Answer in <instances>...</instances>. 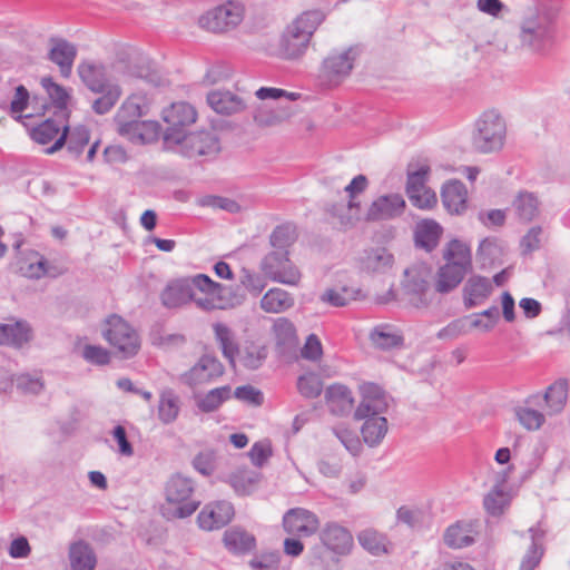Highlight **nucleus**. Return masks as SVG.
I'll return each instance as SVG.
<instances>
[{
    "label": "nucleus",
    "instance_id": "1",
    "mask_svg": "<svg viewBox=\"0 0 570 570\" xmlns=\"http://www.w3.org/2000/svg\"><path fill=\"white\" fill-rule=\"evenodd\" d=\"M77 71L83 85L100 95L92 102V109L98 115H105L115 107L122 95L121 85L131 78L145 79L155 86L161 85L160 76L150 66L131 67L124 61L111 65L82 61Z\"/></svg>",
    "mask_w": 570,
    "mask_h": 570
},
{
    "label": "nucleus",
    "instance_id": "2",
    "mask_svg": "<svg viewBox=\"0 0 570 570\" xmlns=\"http://www.w3.org/2000/svg\"><path fill=\"white\" fill-rule=\"evenodd\" d=\"M224 286L205 274L169 281L160 293L161 304L166 308H178L194 302L205 312L225 309Z\"/></svg>",
    "mask_w": 570,
    "mask_h": 570
},
{
    "label": "nucleus",
    "instance_id": "3",
    "mask_svg": "<svg viewBox=\"0 0 570 570\" xmlns=\"http://www.w3.org/2000/svg\"><path fill=\"white\" fill-rule=\"evenodd\" d=\"M557 35V12L547 3L534 2L520 11L517 39L523 51L544 56L553 47Z\"/></svg>",
    "mask_w": 570,
    "mask_h": 570
},
{
    "label": "nucleus",
    "instance_id": "4",
    "mask_svg": "<svg viewBox=\"0 0 570 570\" xmlns=\"http://www.w3.org/2000/svg\"><path fill=\"white\" fill-rule=\"evenodd\" d=\"M327 13L320 8L308 9L296 14L282 30L276 55L287 61L301 60L312 43L317 29L325 21Z\"/></svg>",
    "mask_w": 570,
    "mask_h": 570
},
{
    "label": "nucleus",
    "instance_id": "5",
    "mask_svg": "<svg viewBox=\"0 0 570 570\" xmlns=\"http://www.w3.org/2000/svg\"><path fill=\"white\" fill-rule=\"evenodd\" d=\"M507 121L497 109L483 111L474 121L471 141L481 154L500 151L507 140Z\"/></svg>",
    "mask_w": 570,
    "mask_h": 570
},
{
    "label": "nucleus",
    "instance_id": "6",
    "mask_svg": "<svg viewBox=\"0 0 570 570\" xmlns=\"http://www.w3.org/2000/svg\"><path fill=\"white\" fill-rule=\"evenodd\" d=\"M246 17V6L240 0H225L202 12L197 26L207 32L224 36L235 31Z\"/></svg>",
    "mask_w": 570,
    "mask_h": 570
},
{
    "label": "nucleus",
    "instance_id": "7",
    "mask_svg": "<svg viewBox=\"0 0 570 570\" xmlns=\"http://www.w3.org/2000/svg\"><path fill=\"white\" fill-rule=\"evenodd\" d=\"M432 268L426 263H414L403 272L401 291L415 307L428 306L432 301Z\"/></svg>",
    "mask_w": 570,
    "mask_h": 570
},
{
    "label": "nucleus",
    "instance_id": "8",
    "mask_svg": "<svg viewBox=\"0 0 570 570\" xmlns=\"http://www.w3.org/2000/svg\"><path fill=\"white\" fill-rule=\"evenodd\" d=\"M101 334L125 358L136 355L140 348V337L137 331L118 315H111L105 321Z\"/></svg>",
    "mask_w": 570,
    "mask_h": 570
},
{
    "label": "nucleus",
    "instance_id": "9",
    "mask_svg": "<svg viewBox=\"0 0 570 570\" xmlns=\"http://www.w3.org/2000/svg\"><path fill=\"white\" fill-rule=\"evenodd\" d=\"M194 483L181 474L173 475L165 488L166 500L174 505L173 515L186 518L198 508L199 501L193 499Z\"/></svg>",
    "mask_w": 570,
    "mask_h": 570
},
{
    "label": "nucleus",
    "instance_id": "10",
    "mask_svg": "<svg viewBox=\"0 0 570 570\" xmlns=\"http://www.w3.org/2000/svg\"><path fill=\"white\" fill-rule=\"evenodd\" d=\"M357 56V47L330 52L322 62L320 71L322 81L328 87L338 86L350 76Z\"/></svg>",
    "mask_w": 570,
    "mask_h": 570
},
{
    "label": "nucleus",
    "instance_id": "11",
    "mask_svg": "<svg viewBox=\"0 0 570 570\" xmlns=\"http://www.w3.org/2000/svg\"><path fill=\"white\" fill-rule=\"evenodd\" d=\"M197 118L195 108L184 101L174 102L163 110V120L167 124L165 140L168 144L181 141L186 128L194 124Z\"/></svg>",
    "mask_w": 570,
    "mask_h": 570
},
{
    "label": "nucleus",
    "instance_id": "12",
    "mask_svg": "<svg viewBox=\"0 0 570 570\" xmlns=\"http://www.w3.org/2000/svg\"><path fill=\"white\" fill-rule=\"evenodd\" d=\"M262 271L274 282L297 285L301 281L299 269L288 258V252L274 250L262 261Z\"/></svg>",
    "mask_w": 570,
    "mask_h": 570
},
{
    "label": "nucleus",
    "instance_id": "13",
    "mask_svg": "<svg viewBox=\"0 0 570 570\" xmlns=\"http://www.w3.org/2000/svg\"><path fill=\"white\" fill-rule=\"evenodd\" d=\"M361 401L354 411V420L361 421L364 417L384 415L389 409V395L374 383L360 385Z\"/></svg>",
    "mask_w": 570,
    "mask_h": 570
},
{
    "label": "nucleus",
    "instance_id": "14",
    "mask_svg": "<svg viewBox=\"0 0 570 570\" xmlns=\"http://www.w3.org/2000/svg\"><path fill=\"white\" fill-rule=\"evenodd\" d=\"M284 531L293 537L309 538L318 532L320 518L305 508H293L287 510L282 520Z\"/></svg>",
    "mask_w": 570,
    "mask_h": 570
},
{
    "label": "nucleus",
    "instance_id": "15",
    "mask_svg": "<svg viewBox=\"0 0 570 570\" xmlns=\"http://www.w3.org/2000/svg\"><path fill=\"white\" fill-rule=\"evenodd\" d=\"M180 146L187 157L213 156L219 151V141L213 131L185 132L181 141H173Z\"/></svg>",
    "mask_w": 570,
    "mask_h": 570
},
{
    "label": "nucleus",
    "instance_id": "16",
    "mask_svg": "<svg viewBox=\"0 0 570 570\" xmlns=\"http://www.w3.org/2000/svg\"><path fill=\"white\" fill-rule=\"evenodd\" d=\"M224 373L222 363L212 355H203L197 363L180 375V382L189 387L207 384Z\"/></svg>",
    "mask_w": 570,
    "mask_h": 570
},
{
    "label": "nucleus",
    "instance_id": "17",
    "mask_svg": "<svg viewBox=\"0 0 570 570\" xmlns=\"http://www.w3.org/2000/svg\"><path fill=\"white\" fill-rule=\"evenodd\" d=\"M512 466L498 472L492 489L484 495L483 507L488 514L492 517L502 515L511 503V494L504 489V484L509 480Z\"/></svg>",
    "mask_w": 570,
    "mask_h": 570
},
{
    "label": "nucleus",
    "instance_id": "18",
    "mask_svg": "<svg viewBox=\"0 0 570 570\" xmlns=\"http://www.w3.org/2000/svg\"><path fill=\"white\" fill-rule=\"evenodd\" d=\"M405 206V200L400 194L382 195L371 203L364 219L366 222L394 219L403 214Z\"/></svg>",
    "mask_w": 570,
    "mask_h": 570
},
{
    "label": "nucleus",
    "instance_id": "19",
    "mask_svg": "<svg viewBox=\"0 0 570 570\" xmlns=\"http://www.w3.org/2000/svg\"><path fill=\"white\" fill-rule=\"evenodd\" d=\"M234 517L230 502L220 500L206 504L198 514V524L204 530H215L226 525Z\"/></svg>",
    "mask_w": 570,
    "mask_h": 570
},
{
    "label": "nucleus",
    "instance_id": "20",
    "mask_svg": "<svg viewBox=\"0 0 570 570\" xmlns=\"http://www.w3.org/2000/svg\"><path fill=\"white\" fill-rule=\"evenodd\" d=\"M90 134L87 127L78 125L73 128H69L67 125L63 126V130L60 136L55 140L53 145L46 149V153L51 155L58 151L67 145V149L70 154L78 157L89 144Z\"/></svg>",
    "mask_w": 570,
    "mask_h": 570
},
{
    "label": "nucleus",
    "instance_id": "21",
    "mask_svg": "<svg viewBox=\"0 0 570 570\" xmlns=\"http://www.w3.org/2000/svg\"><path fill=\"white\" fill-rule=\"evenodd\" d=\"M117 130L129 141L145 145L158 138L159 125L157 121L136 119L117 125Z\"/></svg>",
    "mask_w": 570,
    "mask_h": 570
},
{
    "label": "nucleus",
    "instance_id": "22",
    "mask_svg": "<svg viewBox=\"0 0 570 570\" xmlns=\"http://www.w3.org/2000/svg\"><path fill=\"white\" fill-rule=\"evenodd\" d=\"M322 543L336 554H347L351 552L354 540L352 533L337 522H328L320 532Z\"/></svg>",
    "mask_w": 570,
    "mask_h": 570
},
{
    "label": "nucleus",
    "instance_id": "23",
    "mask_svg": "<svg viewBox=\"0 0 570 570\" xmlns=\"http://www.w3.org/2000/svg\"><path fill=\"white\" fill-rule=\"evenodd\" d=\"M76 57L77 47L73 43L58 37L49 39L48 58L59 67L61 76H70Z\"/></svg>",
    "mask_w": 570,
    "mask_h": 570
},
{
    "label": "nucleus",
    "instance_id": "24",
    "mask_svg": "<svg viewBox=\"0 0 570 570\" xmlns=\"http://www.w3.org/2000/svg\"><path fill=\"white\" fill-rule=\"evenodd\" d=\"M327 213L345 230L354 228L362 220V207L357 199L332 204L327 207Z\"/></svg>",
    "mask_w": 570,
    "mask_h": 570
},
{
    "label": "nucleus",
    "instance_id": "25",
    "mask_svg": "<svg viewBox=\"0 0 570 570\" xmlns=\"http://www.w3.org/2000/svg\"><path fill=\"white\" fill-rule=\"evenodd\" d=\"M394 255L384 247L371 248L361 257V268L371 274H386L394 266Z\"/></svg>",
    "mask_w": 570,
    "mask_h": 570
},
{
    "label": "nucleus",
    "instance_id": "26",
    "mask_svg": "<svg viewBox=\"0 0 570 570\" xmlns=\"http://www.w3.org/2000/svg\"><path fill=\"white\" fill-rule=\"evenodd\" d=\"M441 197L443 206L451 214L460 215L468 207V190L460 180H450L444 184Z\"/></svg>",
    "mask_w": 570,
    "mask_h": 570
},
{
    "label": "nucleus",
    "instance_id": "27",
    "mask_svg": "<svg viewBox=\"0 0 570 570\" xmlns=\"http://www.w3.org/2000/svg\"><path fill=\"white\" fill-rule=\"evenodd\" d=\"M542 403L540 394L529 396L522 405L515 407V416L520 424L529 431L539 430L544 423V415L535 409Z\"/></svg>",
    "mask_w": 570,
    "mask_h": 570
},
{
    "label": "nucleus",
    "instance_id": "28",
    "mask_svg": "<svg viewBox=\"0 0 570 570\" xmlns=\"http://www.w3.org/2000/svg\"><path fill=\"white\" fill-rule=\"evenodd\" d=\"M32 337V328L26 321L0 324V345L22 347Z\"/></svg>",
    "mask_w": 570,
    "mask_h": 570
},
{
    "label": "nucleus",
    "instance_id": "29",
    "mask_svg": "<svg viewBox=\"0 0 570 570\" xmlns=\"http://www.w3.org/2000/svg\"><path fill=\"white\" fill-rule=\"evenodd\" d=\"M492 292V284L487 277L479 275L471 276L463 288L464 305L472 308L481 305L487 301Z\"/></svg>",
    "mask_w": 570,
    "mask_h": 570
},
{
    "label": "nucleus",
    "instance_id": "30",
    "mask_svg": "<svg viewBox=\"0 0 570 570\" xmlns=\"http://www.w3.org/2000/svg\"><path fill=\"white\" fill-rule=\"evenodd\" d=\"M207 102L215 112L222 115L236 114L245 108L244 100L228 90L210 91L207 95Z\"/></svg>",
    "mask_w": 570,
    "mask_h": 570
},
{
    "label": "nucleus",
    "instance_id": "31",
    "mask_svg": "<svg viewBox=\"0 0 570 570\" xmlns=\"http://www.w3.org/2000/svg\"><path fill=\"white\" fill-rule=\"evenodd\" d=\"M442 227L433 219H422L414 229V240L416 247L426 252L433 250L440 240Z\"/></svg>",
    "mask_w": 570,
    "mask_h": 570
},
{
    "label": "nucleus",
    "instance_id": "32",
    "mask_svg": "<svg viewBox=\"0 0 570 570\" xmlns=\"http://www.w3.org/2000/svg\"><path fill=\"white\" fill-rule=\"evenodd\" d=\"M531 544L522 558L520 570H534L540 563L544 553L543 540L546 537V530L541 524L531 527L529 529Z\"/></svg>",
    "mask_w": 570,
    "mask_h": 570
},
{
    "label": "nucleus",
    "instance_id": "33",
    "mask_svg": "<svg viewBox=\"0 0 570 570\" xmlns=\"http://www.w3.org/2000/svg\"><path fill=\"white\" fill-rule=\"evenodd\" d=\"M362 421L361 434L364 443L370 448L380 445L389 431L386 417L384 415H374L364 417Z\"/></svg>",
    "mask_w": 570,
    "mask_h": 570
},
{
    "label": "nucleus",
    "instance_id": "34",
    "mask_svg": "<svg viewBox=\"0 0 570 570\" xmlns=\"http://www.w3.org/2000/svg\"><path fill=\"white\" fill-rule=\"evenodd\" d=\"M69 562L72 570H95L97 558L92 548L83 540H78L69 547Z\"/></svg>",
    "mask_w": 570,
    "mask_h": 570
},
{
    "label": "nucleus",
    "instance_id": "35",
    "mask_svg": "<svg viewBox=\"0 0 570 570\" xmlns=\"http://www.w3.org/2000/svg\"><path fill=\"white\" fill-rule=\"evenodd\" d=\"M326 402L333 413L343 415L348 413L354 403L352 392L342 384H333L325 391Z\"/></svg>",
    "mask_w": 570,
    "mask_h": 570
},
{
    "label": "nucleus",
    "instance_id": "36",
    "mask_svg": "<svg viewBox=\"0 0 570 570\" xmlns=\"http://www.w3.org/2000/svg\"><path fill=\"white\" fill-rule=\"evenodd\" d=\"M147 98L141 95H131L122 102L121 107L117 111L115 117L116 125L140 119L147 114Z\"/></svg>",
    "mask_w": 570,
    "mask_h": 570
},
{
    "label": "nucleus",
    "instance_id": "37",
    "mask_svg": "<svg viewBox=\"0 0 570 570\" xmlns=\"http://www.w3.org/2000/svg\"><path fill=\"white\" fill-rule=\"evenodd\" d=\"M293 305V296L282 288H271L261 299V307L266 313H283Z\"/></svg>",
    "mask_w": 570,
    "mask_h": 570
},
{
    "label": "nucleus",
    "instance_id": "38",
    "mask_svg": "<svg viewBox=\"0 0 570 570\" xmlns=\"http://www.w3.org/2000/svg\"><path fill=\"white\" fill-rule=\"evenodd\" d=\"M469 271L470 269L459 264L445 263L439 271L436 291L440 293H449L462 282Z\"/></svg>",
    "mask_w": 570,
    "mask_h": 570
},
{
    "label": "nucleus",
    "instance_id": "39",
    "mask_svg": "<svg viewBox=\"0 0 570 570\" xmlns=\"http://www.w3.org/2000/svg\"><path fill=\"white\" fill-rule=\"evenodd\" d=\"M504 255V245L497 237H487L479 244L476 257L482 266H491L502 262Z\"/></svg>",
    "mask_w": 570,
    "mask_h": 570
},
{
    "label": "nucleus",
    "instance_id": "40",
    "mask_svg": "<svg viewBox=\"0 0 570 570\" xmlns=\"http://www.w3.org/2000/svg\"><path fill=\"white\" fill-rule=\"evenodd\" d=\"M180 412L179 396L171 389H166L160 393L158 402V419L164 424L175 422Z\"/></svg>",
    "mask_w": 570,
    "mask_h": 570
},
{
    "label": "nucleus",
    "instance_id": "41",
    "mask_svg": "<svg viewBox=\"0 0 570 570\" xmlns=\"http://www.w3.org/2000/svg\"><path fill=\"white\" fill-rule=\"evenodd\" d=\"M370 340L375 347L381 350H390L403 344L400 332L387 324L374 327L370 334Z\"/></svg>",
    "mask_w": 570,
    "mask_h": 570
},
{
    "label": "nucleus",
    "instance_id": "42",
    "mask_svg": "<svg viewBox=\"0 0 570 570\" xmlns=\"http://www.w3.org/2000/svg\"><path fill=\"white\" fill-rule=\"evenodd\" d=\"M361 295V289L354 286H336L327 288L321 296L320 299L334 307H343L348 305L351 302L356 301Z\"/></svg>",
    "mask_w": 570,
    "mask_h": 570
},
{
    "label": "nucleus",
    "instance_id": "43",
    "mask_svg": "<svg viewBox=\"0 0 570 570\" xmlns=\"http://www.w3.org/2000/svg\"><path fill=\"white\" fill-rule=\"evenodd\" d=\"M542 402L546 403L548 414L553 415L560 413L567 402L568 386L564 381H557L550 385L544 393L541 395Z\"/></svg>",
    "mask_w": 570,
    "mask_h": 570
},
{
    "label": "nucleus",
    "instance_id": "44",
    "mask_svg": "<svg viewBox=\"0 0 570 570\" xmlns=\"http://www.w3.org/2000/svg\"><path fill=\"white\" fill-rule=\"evenodd\" d=\"M512 207L517 217L522 222H530L539 214L538 197L529 191L519 193L512 203Z\"/></svg>",
    "mask_w": 570,
    "mask_h": 570
},
{
    "label": "nucleus",
    "instance_id": "45",
    "mask_svg": "<svg viewBox=\"0 0 570 570\" xmlns=\"http://www.w3.org/2000/svg\"><path fill=\"white\" fill-rule=\"evenodd\" d=\"M213 331L223 355L234 364L235 356L238 353V344L233 331L224 323L213 324Z\"/></svg>",
    "mask_w": 570,
    "mask_h": 570
},
{
    "label": "nucleus",
    "instance_id": "46",
    "mask_svg": "<svg viewBox=\"0 0 570 570\" xmlns=\"http://www.w3.org/2000/svg\"><path fill=\"white\" fill-rule=\"evenodd\" d=\"M224 543L228 550L235 553H244L255 547V538L243 529L233 528L225 532Z\"/></svg>",
    "mask_w": 570,
    "mask_h": 570
},
{
    "label": "nucleus",
    "instance_id": "47",
    "mask_svg": "<svg viewBox=\"0 0 570 570\" xmlns=\"http://www.w3.org/2000/svg\"><path fill=\"white\" fill-rule=\"evenodd\" d=\"M63 126L62 121L49 118L31 128L29 134L33 141L40 145H47L60 136L63 130Z\"/></svg>",
    "mask_w": 570,
    "mask_h": 570
},
{
    "label": "nucleus",
    "instance_id": "48",
    "mask_svg": "<svg viewBox=\"0 0 570 570\" xmlns=\"http://www.w3.org/2000/svg\"><path fill=\"white\" fill-rule=\"evenodd\" d=\"M360 544L373 556H381L387 552V538L385 534L374 530L365 529L357 535Z\"/></svg>",
    "mask_w": 570,
    "mask_h": 570
},
{
    "label": "nucleus",
    "instance_id": "49",
    "mask_svg": "<svg viewBox=\"0 0 570 570\" xmlns=\"http://www.w3.org/2000/svg\"><path fill=\"white\" fill-rule=\"evenodd\" d=\"M261 474L249 470H238L229 476V484L239 495H247L254 492Z\"/></svg>",
    "mask_w": 570,
    "mask_h": 570
},
{
    "label": "nucleus",
    "instance_id": "50",
    "mask_svg": "<svg viewBox=\"0 0 570 570\" xmlns=\"http://www.w3.org/2000/svg\"><path fill=\"white\" fill-rule=\"evenodd\" d=\"M443 256L446 263L459 264L466 269L472 266L470 246L459 239H453L448 244Z\"/></svg>",
    "mask_w": 570,
    "mask_h": 570
},
{
    "label": "nucleus",
    "instance_id": "51",
    "mask_svg": "<svg viewBox=\"0 0 570 570\" xmlns=\"http://www.w3.org/2000/svg\"><path fill=\"white\" fill-rule=\"evenodd\" d=\"M41 85L48 94L50 100L53 102L55 107L59 110V117L66 119L67 106L70 98L68 91L49 77L42 78Z\"/></svg>",
    "mask_w": 570,
    "mask_h": 570
},
{
    "label": "nucleus",
    "instance_id": "52",
    "mask_svg": "<svg viewBox=\"0 0 570 570\" xmlns=\"http://www.w3.org/2000/svg\"><path fill=\"white\" fill-rule=\"evenodd\" d=\"M232 396V389L228 385L216 387L206 393L197 401V406L205 413L216 411L225 401Z\"/></svg>",
    "mask_w": 570,
    "mask_h": 570
},
{
    "label": "nucleus",
    "instance_id": "53",
    "mask_svg": "<svg viewBox=\"0 0 570 570\" xmlns=\"http://www.w3.org/2000/svg\"><path fill=\"white\" fill-rule=\"evenodd\" d=\"M334 435L340 440V442L344 445V448L353 455V456H356L358 455L362 450H363V445H362V442L357 435V433L343 425V424H338V425H335L333 429H332Z\"/></svg>",
    "mask_w": 570,
    "mask_h": 570
},
{
    "label": "nucleus",
    "instance_id": "54",
    "mask_svg": "<svg viewBox=\"0 0 570 570\" xmlns=\"http://www.w3.org/2000/svg\"><path fill=\"white\" fill-rule=\"evenodd\" d=\"M296 239V228L292 224H284L277 226L271 234V245L278 249L277 252H287L286 249Z\"/></svg>",
    "mask_w": 570,
    "mask_h": 570
},
{
    "label": "nucleus",
    "instance_id": "55",
    "mask_svg": "<svg viewBox=\"0 0 570 570\" xmlns=\"http://www.w3.org/2000/svg\"><path fill=\"white\" fill-rule=\"evenodd\" d=\"M444 542L451 548L460 549L470 546L473 539L468 527L456 523L446 529Z\"/></svg>",
    "mask_w": 570,
    "mask_h": 570
},
{
    "label": "nucleus",
    "instance_id": "56",
    "mask_svg": "<svg viewBox=\"0 0 570 570\" xmlns=\"http://www.w3.org/2000/svg\"><path fill=\"white\" fill-rule=\"evenodd\" d=\"M297 390L306 399H315L321 395L323 383L314 373L303 374L297 379Z\"/></svg>",
    "mask_w": 570,
    "mask_h": 570
},
{
    "label": "nucleus",
    "instance_id": "57",
    "mask_svg": "<svg viewBox=\"0 0 570 570\" xmlns=\"http://www.w3.org/2000/svg\"><path fill=\"white\" fill-rule=\"evenodd\" d=\"M273 332L277 343L281 345H289L294 343L296 338V330L294 324L285 317H278L275 320Z\"/></svg>",
    "mask_w": 570,
    "mask_h": 570
},
{
    "label": "nucleus",
    "instance_id": "58",
    "mask_svg": "<svg viewBox=\"0 0 570 570\" xmlns=\"http://www.w3.org/2000/svg\"><path fill=\"white\" fill-rule=\"evenodd\" d=\"M430 173V167L428 165H421L416 170H412L407 173V181H406V194L407 197L419 193L423 188L428 187V176Z\"/></svg>",
    "mask_w": 570,
    "mask_h": 570
},
{
    "label": "nucleus",
    "instance_id": "59",
    "mask_svg": "<svg viewBox=\"0 0 570 570\" xmlns=\"http://www.w3.org/2000/svg\"><path fill=\"white\" fill-rule=\"evenodd\" d=\"M199 205L204 207L223 209L228 213H238L240 210V206L237 202L220 196H205L199 199Z\"/></svg>",
    "mask_w": 570,
    "mask_h": 570
},
{
    "label": "nucleus",
    "instance_id": "60",
    "mask_svg": "<svg viewBox=\"0 0 570 570\" xmlns=\"http://www.w3.org/2000/svg\"><path fill=\"white\" fill-rule=\"evenodd\" d=\"M234 396L237 400L253 406H261L264 402V395L262 391L252 385H243L236 387Z\"/></svg>",
    "mask_w": 570,
    "mask_h": 570
},
{
    "label": "nucleus",
    "instance_id": "61",
    "mask_svg": "<svg viewBox=\"0 0 570 570\" xmlns=\"http://www.w3.org/2000/svg\"><path fill=\"white\" fill-rule=\"evenodd\" d=\"M248 455L255 466L262 468L272 456L271 442L265 440L254 443Z\"/></svg>",
    "mask_w": 570,
    "mask_h": 570
},
{
    "label": "nucleus",
    "instance_id": "62",
    "mask_svg": "<svg viewBox=\"0 0 570 570\" xmlns=\"http://www.w3.org/2000/svg\"><path fill=\"white\" fill-rule=\"evenodd\" d=\"M81 355L88 363L95 365H106L110 361L109 352L106 348L98 345H85Z\"/></svg>",
    "mask_w": 570,
    "mask_h": 570
},
{
    "label": "nucleus",
    "instance_id": "63",
    "mask_svg": "<svg viewBox=\"0 0 570 570\" xmlns=\"http://www.w3.org/2000/svg\"><path fill=\"white\" fill-rule=\"evenodd\" d=\"M411 204L422 210H430L438 204V197L434 190L429 187L409 197Z\"/></svg>",
    "mask_w": 570,
    "mask_h": 570
},
{
    "label": "nucleus",
    "instance_id": "64",
    "mask_svg": "<svg viewBox=\"0 0 570 570\" xmlns=\"http://www.w3.org/2000/svg\"><path fill=\"white\" fill-rule=\"evenodd\" d=\"M279 560L278 552H266L253 558L249 566L253 570H278Z\"/></svg>",
    "mask_w": 570,
    "mask_h": 570
}]
</instances>
